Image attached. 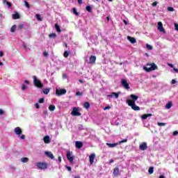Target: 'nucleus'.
<instances>
[{
  "mask_svg": "<svg viewBox=\"0 0 178 178\" xmlns=\"http://www.w3.org/2000/svg\"><path fill=\"white\" fill-rule=\"evenodd\" d=\"M123 143H127V139H124L118 143V144H123Z\"/></svg>",
  "mask_w": 178,
  "mask_h": 178,
  "instance_id": "42",
  "label": "nucleus"
},
{
  "mask_svg": "<svg viewBox=\"0 0 178 178\" xmlns=\"http://www.w3.org/2000/svg\"><path fill=\"white\" fill-rule=\"evenodd\" d=\"M49 88H46L45 89V95H47L49 92Z\"/></svg>",
  "mask_w": 178,
  "mask_h": 178,
  "instance_id": "49",
  "label": "nucleus"
},
{
  "mask_svg": "<svg viewBox=\"0 0 178 178\" xmlns=\"http://www.w3.org/2000/svg\"><path fill=\"white\" fill-rule=\"evenodd\" d=\"M51 143V139L49 138V136H45V144H49Z\"/></svg>",
  "mask_w": 178,
  "mask_h": 178,
  "instance_id": "26",
  "label": "nucleus"
},
{
  "mask_svg": "<svg viewBox=\"0 0 178 178\" xmlns=\"http://www.w3.org/2000/svg\"><path fill=\"white\" fill-rule=\"evenodd\" d=\"M113 176L117 177V176H119V168L116 167L113 169Z\"/></svg>",
  "mask_w": 178,
  "mask_h": 178,
  "instance_id": "17",
  "label": "nucleus"
},
{
  "mask_svg": "<svg viewBox=\"0 0 178 178\" xmlns=\"http://www.w3.org/2000/svg\"><path fill=\"white\" fill-rule=\"evenodd\" d=\"M35 17L38 22H42V18H41V15H40V14H36Z\"/></svg>",
  "mask_w": 178,
  "mask_h": 178,
  "instance_id": "27",
  "label": "nucleus"
},
{
  "mask_svg": "<svg viewBox=\"0 0 178 178\" xmlns=\"http://www.w3.org/2000/svg\"><path fill=\"white\" fill-rule=\"evenodd\" d=\"M5 113V112L3 111V110L0 109V115H2Z\"/></svg>",
  "mask_w": 178,
  "mask_h": 178,
  "instance_id": "51",
  "label": "nucleus"
},
{
  "mask_svg": "<svg viewBox=\"0 0 178 178\" xmlns=\"http://www.w3.org/2000/svg\"><path fill=\"white\" fill-rule=\"evenodd\" d=\"M174 72L176 73H178V69L177 68H173Z\"/></svg>",
  "mask_w": 178,
  "mask_h": 178,
  "instance_id": "58",
  "label": "nucleus"
},
{
  "mask_svg": "<svg viewBox=\"0 0 178 178\" xmlns=\"http://www.w3.org/2000/svg\"><path fill=\"white\" fill-rule=\"evenodd\" d=\"M158 126L162 127V126H166V123L165 122H158Z\"/></svg>",
  "mask_w": 178,
  "mask_h": 178,
  "instance_id": "38",
  "label": "nucleus"
},
{
  "mask_svg": "<svg viewBox=\"0 0 178 178\" xmlns=\"http://www.w3.org/2000/svg\"><path fill=\"white\" fill-rule=\"evenodd\" d=\"M86 10H87L88 12H89V13H91V12H92V10H91V6H86Z\"/></svg>",
  "mask_w": 178,
  "mask_h": 178,
  "instance_id": "40",
  "label": "nucleus"
},
{
  "mask_svg": "<svg viewBox=\"0 0 178 178\" xmlns=\"http://www.w3.org/2000/svg\"><path fill=\"white\" fill-rule=\"evenodd\" d=\"M159 178H165V176H163V175H160Z\"/></svg>",
  "mask_w": 178,
  "mask_h": 178,
  "instance_id": "64",
  "label": "nucleus"
},
{
  "mask_svg": "<svg viewBox=\"0 0 178 178\" xmlns=\"http://www.w3.org/2000/svg\"><path fill=\"white\" fill-rule=\"evenodd\" d=\"M71 115H72V116H81V113L79 112V109L77 108H74Z\"/></svg>",
  "mask_w": 178,
  "mask_h": 178,
  "instance_id": "7",
  "label": "nucleus"
},
{
  "mask_svg": "<svg viewBox=\"0 0 178 178\" xmlns=\"http://www.w3.org/2000/svg\"><path fill=\"white\" fill-rule=\"evenodd\" d=\"M177 134H178V131H175L173 132V136H177Z\"/></svg>",
  "mask_w": 178,
  "mask_h": 178,
  "instance_id": "55",
  "label": "nucleus"
},
{
  "mask_svg": "<svg viewBox=\"0 0 178 178\" xmlns=\"http://www.w3.org/2000/svg\"><path fill=\"white\" fill-rule=\"evenodd\" d=\"M39 104H44L45 102V99L44 97L39 99L38 100Z\"/></svg>",
  "mask_w": 178,
  "mask_h": 178,
  "instance_id": "34",
  "label": "nucleus"
},
{
  "mask_svg": "<svg viewBox=\"0 0 178 178\" xmlns=\"http://www.w3.org/2000/svg\"><path fill=\"white\" fill-rule=\"evenodd\" d=\"M121 84L125 90H130V86L126 79H122Z\"/></svg>",
  "mask_w": 178,
  "mask_h": 178,
  "instance_id": "6",
  "label": "nucleus"
},
{
  "mask_svg": "<svg viewBox=\"0 0 178 178\" xmlns=\"http://www.w3.org/2000/svg\"><path fill=\"white\" fill-rule=\"evenodd\" d=\"M21 162H22V163H27V162H29V158H27V157H22L21 159Z\"/></svg>",
  "mask_w": 178,
  "mask_h": 178,
  "instance_id": "23",
  "label": "nucleus"
},
{
  "mask_svg": "<svg viewBox=\"0 0 178 178\" xmlns=\"http://www.w3.org/2000/svg\"><path fill=\"white\" fill-rule=\"evenodd\" d=\"M25 3V6L26 8H27L28 9H30V4H29V2H27L26 1H24Z\"/></svg>",
  "mask_w": 178,
  "mask_h": 178,
  "instance_id": "39",
  "label": "nucleus"
},
{
  "mask_svg": "<svg viewBox=\"0 0 178 178\" xmlns=\"http://www.w3.org/2000/svg\"><path fill=\"white\" fill-rule=\"evenodd\" d=\"M33 79L35 87H37L38 88H42L44 87V83H41V81L38 79L36 76H33Z\"/></svg>",
  "mask_w": 178,
  "mask_h": 178,
  "instance_id": "3",
  "label": "nucleus"
},
{
  "mask_svg": "<svg viewBox=\"0 0 178 178\" xmlns=\"http://www.w3.org/2000/svg\"><path fill=\"white\" fill-rule=\"evenodd\" d=\"M90 105L88 102H86L83 104V108H85V109H88L90 108Z\"/></svg>",
  "mask_w": 178,
  "mask_h": 178,
  "instance_id": "25",
  "label": "nucleus"
},
{
  "mask_svg": "<svg viewBox=\"0 0 178 178\" xmlns=\"http://www.w3.org/2000/svg\"><path fill=\"white\" fill-rule=\"evenodd\" d=\"M58 159L60 163L62 162V157L60 156H58Z\"/></svg>",
  "mask_w": 178,
  "mask_h": 178,
  "instance_id": "56",
  "label": "nucleus"
},
{
  "mask_svg": "<svg viewBox=\"0 0 178 178\" xmlns=\"http://www.w3.org/2000/svg\"><path fill=\"white\" fill-rule=\"evenodd\" d=\"M67 159H68L70 163H73V161H74V156L73 155V152H67Z\"/></svg>",
  "mask_w": 178,
  "mask_h": 178,
  "instance_id": "5",
  "label": "nucleus"
},
{
  "mask_svg": "<svg viewBox=\"0 0 178 178\" xmlns=\"http://www.w3.org/2000/svg\"><path fill=\"white\" fill-rule=\"evenodd\" d=\"M152 6L155 7V6H156V5H158V2L157 1H154V2L152 3Z\"/></svg>",
  "mask_w": 178,
  "mask_h": 178,
  "instance_id": "48",
  "label": "nucleus"
},
{
  "mask_svg": "<svg viewBox=\"0 0 178 178\" xmlns=\"http://www.w3.org/2000/svg\"><path fill=\"white\" fill-rule=\"evenodd\" d=\"M67 92V90L65 88H61V89H56V95L57 97H60L61 95H65Z\"/></svg>",
  "mask_w": 178,
  "mask_h": 178,
  "instance_id": "4",
  "label": "nucleus"
},
{
  "mask_svg": "<svg viewBox=\"0 0 178 178\" xmlns=\"http://www.w3.org/2000/svg\"><path fill=\"white\" fill-rule=\"evenodd\" d=\"M104 109V111H108V109H111V106H107Z\"/></svg>",
  "mask_w": 178,
  "mask_h": 178,
  "instance_id": "50",
  "label": "nucleus"
},
{
  "mask_svg": "<svg viewBox=\"0 0 178 178\" xmlns=\"http://www.w3.org/2000/svg\"><path fill=\"white\" fill-rule=\"evenodd\" d=\"M168 65L170 66V67H174L173 64L168 63Z\"/></svg>",
  "mask_w": 178,
  "mask_h": 178,
  "instance_id": "59",
  "label": "nucleus"
},
{
  "mask_svg": "<svg viewBox=\"0 0 178 178\" xmlns=\"http://www.w3.org/2000/svg\"><path fill=\"white\" fill-rule=\"evenodd\" d=\"M106 145H108L109 148H115V147H118V145H119V143H106Z\"/></svg>",
  "mask_w": 178,
  "mask_h": 178,
  "instance_id": "18",
  "label": "nucleus"
},
{
  "mask_svg": "<svg viewBox=\"0 0 178 178\" xmlns=\"http://www.w3.org/2000/svg\"><path fill=\"white\" fill-rule=\"evenodd\" d=\"M107 97L112 98V97H115V98H119V93H116L115 92H111L110 95H108Z\"/></svg>",
  "mask_w": 178,
  "mask_h": 178,
  "instance_id": "16",
  "label": "nucleus"
},
{
  "mask_svg": "<svg viewBox=\"0 0 178 178\" xmlns=\"http://www.w3.org/2000/svg\"><path fill=\"white\" fill-rule=\"evenodd\" d=\"M66 169L68 172H72V168L70 166H66Z\"/></svg>",
  "mask_w": 178,
  "mask_h": 178,
  "instance_id": "46",
  "label": "nucleus"
},
{
  "mask_svg": "<svg viewBox=\"0 0 178 178\" xmlns=\"http://www.w3.org/2000/svg\"><path fill=\"white\" fill-rule=\"evenodd\" d=\"M70 52L67 51H65L63 54L64 58H68Z\"/></svg>",
  "mask_w": 178,
  "mask_h": 178,
  "instance_id": "35",
  "label": "nucleus"
},
{
  "mask_svg": "<svg viewBox=\"0 0 178 178\" xmlns=\"http://www.w3.org/2000/svg\"><path fill=\"white\" fill-rule=\"evenodd\" d=\"M150 116H152V114L148 113V114H143L141 115V119H143V120H145L147 118H150Z\"/></svg>",
  "mask_w": 178,
  "mask_h": 178,
  "instance_id": "20",
  "label": "nucleus"
},
{
  "mask_svg": "<svg viewBox=\"0 0 178 178\" xmlns=\"http://www.w3.org/2000/svg\"><path fill=\"white\" fill-rule=\"evenodd\" d=\"M79 83H84V81H83V79H79Z\"/></svg>",
  "mask_w": 178,
  "mask_h": 178,
  "instance_id": "61",
  "label": "nucleus"
},
{
  "mask_svg": "<svg viewBox=\"0 0 178 178\" xmlns=\"http://www.w3.org/2000/svg\"><path fill=\"white\" fill-rule=\"evenodd\" d=\"M23 27H24V24H21L18 26L17 29H18L19 31H20L23 29Z\"/></svg>",
  "mask_w": 178,
  "mask_h": 178,
  "instance_id": "36",
  "label": "nucleus"
},
{
  "mask_svg": "<svg viewBox=\"0 0 178 178\" xmlns=\"http://www.w3.org/2000/svg\"><path fill=\"white\" fill-rule=\"evenodd\" d=\"M157 29L159 30L161 33H163L164 34L166 33L165 29H163V24L161 22H158Z\"/></svg>",
  "mask_w": 178,
  "mask_h": 178,
  "instance_id": "8",
  "label": "nucleus"
},
{
  "mask_svg": "<svg viewBox=\"0 0 178 178\" xmlns=\"http://www.w3.org/2000/svg\"><path fill=\"white\" fill-rule=\"evenodd\" d=\"M97 60V56H90L89 58V63L91 65H94L95 63V61Z\"/></svg>",
  "mask_w": 178,
  "mask_h": 178,
  "instance_id": "12",
  "label": "nucleus"
},
{
  "mask_svg": "<svg viewBox=\"0 0 178 178\" xmlns=\"http://www.w3.org/2000/svg\"><path fill=\"white\" fill-rule=\"evenodd\" d=\"M3 56V52L0 51V58H2Z\"/></svg>",
  "mask_w": 178,
  "mask_h": 178,
  "instance_id": "57",
  "label": "nucleus"
},
{
  "mask_svg": "<svg viewBox=\"0 0 178 178\" xmlns=\"http://www.w3.org/2000/svg\"><path fill=\"white\" fill-rule=\"evenodd\" d=\"M147 66H149V67H143V70H145V72H152L154 70H156V69H158V66L152 63H147Z\"/></svg>",
  "mask_w": 178,
  "mask_h": 178,
  "instance_id": "2",
  "label": "nucleus"
},
{
  "mask_svg": "<svg viewBox=\"0 0 178 178\" xmlns=\"http://www.w3.org/2000/svg\"><path fill=\"white\" fill-rule=\"evenodd\" d=\"M146 47L149 51L152 50V48H153L152 46H151V44H146Z\"/></svg>",
  "mask_w": 178,
  "mask_h": 178,
  "instance_id": "37",
  "label": "nucleus"
},
{
  "mask_svg": "<svg viewBox=\"0 0 178 178\" xmlns=\"http://www.w3.org/2000/svg\"><path fill=\"white\" fill-rule=\"evenodd\" d=\"M49 37V38H56V33H50Z\"/></svg>",
  "mask_w": 178,
  "mask_h": 178,
  "instance_id": "31",
  "label": "nucleus"
},
{
  "mask_svg": "<svg viewBox=\"0 0 178 178\" xmlns=\"http://www.w3.org/2000/svg\"><path fill=\"white\" fill-rule=\"evenodd\" d=\"M14 131L15 134H17V136H19V137H20V134L23 133V131L22 130V128H20V127H15Z\"/></svg>",
  "mask_w": 178,
  "mask_h": 178,
  "instance_id": "9",
  "label": "nucleus"
},
{
  "mask_svg": "<svg viewBox=\"0 0 178 178\" xmlns=\"http://www.w3.org/2000/svg\"><path fill=\"white\" fill-rule=\"evenodd\" d=\"M45 155L47 158H49V159H55V156H54V154L51 152H45Z\"/></svg>",
  "mask_w": 178,
  "mask_h": 178,
  "instance_id": "10",
  "label": "nucleus"
},
{
  "mask_svg": "<svg viewBox=\"0 0 178 178\" xmlns=\"http://www.w3.org/2000/svg\"><path fill=\"white\" fill-rule=\"evenodd\" d=\"M124 24H125V25H127V21H126V19H124Z\"/></svg>",
  "mask_w": 178,
  "mask_h": 178,
  "instance_id": "62",
  "label": "nucleus"
},
{
  "mask_svg": "<svg viewBox=\"0 0 178 178\" xmlns=\"http://www.w3.org/2000/svg\"><path fill=\"white\" fill-rule=\"evenodd\" d=\"M113 162H114L113 159L110 160V163H113Z\"/></svg>",
  "mask_w": 178,
  "mask_h": 178,
  "instance_id": "63",
  "label": "nucleus"
},
{
  "mask_svg": "<svg viewBox=\"0 0 178 178\" xmlns=\"http://www.w3.org/2000/svg\"><path fill=\"white\" fill-rule=\"evenodd\" d=\"M26 88H27V86H26V85L23 84V85L22 86V91H24V90H26Z\"/></svg>",
  "mask_w": 178,
  "mask_h": 178,
  "instance_id": "44",
  "label": "nucleus"
},
{
  "mask_svg": "<svg viewBox=\"0 0 178 178\" xmlns=\"http://www.w3.org/2000/svg\"><path fill=\"white\" fill-rule=\"evenodd\" d=\"M176 83H177V81L175 79L171 81V84H176Z\"/></svg>",
  "mask_w": 178,
  "mask_h": 178,
  "instance_id": "47",
  "label": "nucleus"
},
{
  "mask_svg": "<svg viewBox=\"0 0 178 178\" xmlns=\"http://www.w3.org/2000/svg\"><path fill=\"white\" fill-rule=\"evenodd\" d=\"M76 95H77V97H81V96H83V93L81 92H77L76 93Z\"/></svg>",
  "mask_w": 178,
  "mask_h": 178,
  "instance_id": "43",
  "label": "nucleus"
},
{
  "mask_svg": "<svg viewBox=\"0 0 178 178\" xmlns=\"http://www.w3.org/2000/svg\"><path fill=\"white\" fill-rule=\"evenodd\" d=\"M36 166L38 169H45V163H36Z\"/></svg>",
  "mask_w": 178,
  "mask_h": 178,
  "instance_id": "13",
  "label": "nucleus"
},
{
  "mask_svg": "<svg viewBox=\"0 0 178 178\" xmlns=\"http://www.w3.org/2000/svg\"><path fill=\"white\" fill-rule=\"evenodd\" d=\"M35 108H36V109H40V104L38 103H35Z\"/></svg>",
  "mask_w": 178,
  "mask_h": 178,
  "instance_id": "45",
  "label": "nucleus"
},
{
  "mask_svg": "<svg viewBox=\"0 0 178 178\" xmlns=\"http://www.w3.org/2000/svg\"><path fill=\"white\" fill-rule=\"evenodd\" d=\"M127 40H129V41H130L131 44H136V42H137V41L136 40V38L130 36H127Z\"/></svg>",
  "mask_w": 178,
  "mask_h": 178,
  "instance_id": "19",
  "label": "nucleus"
},
{
  "mask_svg": "<svg viewBox=\"0 0 178 178\" xmlns=\"http://www.w3.org/2000/svg\"><path fill=\"white\" fill-rule=\"evenodd\" d=\"M79 5H81L83 3V0H77Z\"/></svg>",
  "mask_w": 178,
  "mask_h": 178,
  "instance_id": "54",
  "label": "nucleus"
},
{
  "mask_svg": "<svg viewBox=\"0 0 178 178\" xmlns=\"http://www.w3.org/2000/svg\"><path fill=\"white\" fill-rule=\"evenodd\" d=\"M72 10L73 13H74L76 16H79V13L77 12V9H76V8H72Z\"/></svg>",
  "mask_w": 178,
  "mask_h": 178,
  "instance_id": "33",
  "label": "nucleus"
},
{
  "mask_svg": "<svg viewBox=\"0 0 178 178\" xmlns=\"http://www.w3.org/2000/svg\"><path fill=\"white\" fill-rule=\"evenodd\" d=\"M55 29H56L57 33H62V29H60V26H59V24H56Z\"/></svg>",
  "mask_w": 178,
  "mask_h": 178,
  "instance_id": "21",
  "label": "nucleus"
},
{
  "mask_svg": "<svg viewBox=\"0 0 178 178\" xmlns=\"http://www.w3.org/2000/svg\"><path fill=\"white\" fill-rule=\"evenodd\" d=\"M75 146H76V148H77L78 149H80L81 148H83V143L81 141H76Z\"/></svg>",
  "mask_w": 178,
  "mask_h": 178,
  "instance_id": "14",
  "label": "nucleus"
},
{
  "mask_svg": "<svg viewBox=\"0 0 178 178\" xmlns=\"http://www.w3.org/2000/svg\"><path fill=\"white\" fill-rule=\"evenodd\" d=\"M130 97L132 100H127L129 106H131L134 111H140V106L136 105V101L138 99V96L136 95H131Z\"/></svg>",
  "mask_w": 178,
  "mask_h": 178,
  "instance_id": "1",
  "label": "nucleus"
},
{
  "mask_svg": "<svg viewBox=\"0 0 178 178\" xmlns=\"http://www.w3.org/2000/svg\"><path fill=\"white\" fill-rule=\"evenodd\" d=\"M3 3H6L8 8H12V3H10V2L8 1L7 0H3Z\"/></svg>",
  "mask_w": 178,
  "mask_h": 178,
  "instance_id": "29",
  "label": "nucleus"
},
{
  "mask_svg": "<svg viewBox=\"0 0 178 178\" xmlns=\"http://www.w3.org/2000/svg\"><path fill=\"white\" fill-rule=\"evenodd\" d=\"M24 83H26V84H30V81H27V80H25L24 81Z\"/></svg>",
  "mask_w": 178,
  "mask_h": 178,
  "instance_id": "60",
  "label": "nucleus"
},
{
  "mask_svg": "<svg viewBox=\"0 0 178 178\" xmlns=\"http://www.w3.org/2000/svg\"><path fill=\"white\" fill-rule=\"evenodd\" d=\"M49 110L51 112H54V111H55V106L51 104V105L49 106Z\"/></svg>",
  "mask_w": 178,
  "mask_h": 178,
  "instance_id": "28",
  "label": "nucleus"
},
{
  "mask_svg": "<svg viewBox=\"0 0 178 178\" xmlns=\"http://www.w3.org/2000/svg\"><path fill=\"white\" fill-rule=\"evenodd\" d=\"M168 10H169V12H174L175 11V8H173L172 7H168Z\"/></svg>",
  "mask_w": 178,
  "mask_h": 178,
  "instance_id": "41",
  "label": "nucleus"
},
{
  "mask_svg": "<svg viewBox=\"0 0 178 178\" xmlns=\"http://www.w3.org/2000/svg\"><path fill=\"white\" fill-rule=\"evenodd\" d=\"M139 148L140 151H145V149L148 148V146L147 145V143H143L141 145H140Z\"/></svg>",
  "mask_w": 178,
  "mask_h": 178,
  "instance_id": "11",
  "label": "nucleus"
},
{
  "mask_svg": "<svg viewBox=\"0 0 178 178\" xmlns=\"http://www.w3.org/2000/svg\"><path fill=\"white\" fill-rule=\"evenodd\" d=\"M21 140H24L26 138V136L22 135L20 136Z\"/></svg>",
  "mask_w": 178,
  "mask_h": 178,
  "instance_id": "53",
  "label": "nucleus"
},
{
  "mask_svg": "<svg viewBox=\"0 0 178 178\" xmlns=\"http://www.w3.org/2000/svg\"><path fill=\"white\" fill-rule=\"evenodd\" d=\"M10 31H11V33H15V31H16V25L12 26V27L10 29Z\"/></svg>",
  "mask_w": 178,
  "mask_h": 178,
  "instance_id": "32",
  "label": "nucleus"
},
{
  "mask_svg": "<svg viewBox=\"0 0 178 178\" xmlns=\"http://www.w3.org/2000/svg\"><path fill=\"white\" fill-rule=\"evenodd\" d=\"M94 159H95V154H90L89 156V161H90V165H92V163H94Z\"/></svg>",
  "mask_w": 178,
  "mask_h": 178,
  "instance_id": "15",
  "label": "nucleus"
},
{
  "mask_svg": "<svg viewBox=\"0 0 178 178\" xmlns=\"http://www.w3.org/2000/svg\"><path fill=\"white\" fill-rule=\"evenodd\" d=\"M175 30L178 31V24H175Z\"/></svg>",
  "mask_w": 178,
  "mask_h": 178,
  "instance_id": "52",
  "label": "nucleus"
},
{
  "mask_svg": "<svg viewBox=\"0 0 178 178\" xmlns=\"http://www.w3.org/2000/svg\"><path fill=\"white\" fill-rule=\"evenodd\" d=\"M148 172L149 175H152V173H154V167H149Z\"/></svg>",
  "mask_w": 178,
  "mask_h": 178,
  "instance_id": "30",
  "label": "nucleus"
},
{
  "mask_svg": "<svg viewBox=\"0 0 178 178\" xmlns=\"http://www.w3.org/2000/svg\"><path fill=\"white\" fill-rule=\"evenodd\" d=\"M172 106H173V104H172V102H169L165 105V108H166V109H170Z\"/></svg>",
  "mask_w": 178,
  "mask_h": 178,
  "instance_id": "24",
  "label": "nucleus"
},
{
  "mask_svg": "<svg viewBox=\"0 0 178 178\" xmlns=\"http://www.w3.org/2000/svg\"><path fill=\"white\" fill-rule=\"evenodd\" d=\"M13 19H14L15 20H17V19H20V15H19V13L13 14Z\"/></svg>",
  "mask_w": 178,
  "mask_h": 178,
  "instance_id": "22",
  "label": "nucleus"
}]
</instances>
